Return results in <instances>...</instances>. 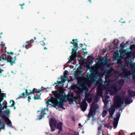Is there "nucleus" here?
Returning <instances> with one entry per match:
<instances>
[{
  "label": "nucleus",
  "mask_w": 135,
  "mask_h": 135,
  "mask_svg": "<svg viewBox=\"0 0 135 135\" xmlns=\"http://www.w3.org/2000/svg\"><path fill=\"white\" fill-rule=\"evenodd\" d=\"M24 4H25V3H23V4H19V5L21 6H22L23 5H24Z\"/></svg>",
  "instance_id": "8fccbe9b"
},
{
  "label": "nucleus",
  "mask_w": 135,
  "mask_h": 135,
  "mask_svg": "<svg viewBox=\"0 0 135 135\" xmlns=\"http://www.w3.org/2000/svg\"><path fill=\"white\" fill-rule=\"evenodd\" d=\"M33 90L34 91L35 93H40V91H41V90H40L39 89L38 90L37 89L35 88H33Z\"/></svg>",
  "instance_id": "bb28decb"
},
{
  "label": "nucleus",
  "mask_w": 135,
  "mask_h": 135,
  "mask_svg": "<svg viewBox=\"0 0 135 135\" xmlns=\"http://www.w3.org/2000/svg\"><path fill=\"white\" fill-rule=\"evenodd\" d=\"M5 124L0 119V131L1 129H4Z\"/></svg>",
  "instance_id": "aec40b11"
},
{
  "label": "nucleus",
  "mask_w": 135,
  "mask_h": 135,
  "mask_svg": "<svg viewBox=\"0 0 135 135\" xmlns=\"http://www.w3.org/2000/svg\"><path fill=\"white\" fill-rule=\"evenodd\" d=\"M28 91H29V92L28 91V90L27 89H25V93L26 95H30V94L31 93L34 94L35 93L33 90L32 91L29 90Z\"/></svg>",
  "instance_id": "a211bd4d"
},
{
  "label": "nucleus",
  "mask_w": 135,
  "mask_h": 135,
  "mask_svg": "<svg viewBox=\"0 0 135 135\" xmlns=\"http://www.w3.org/2000/svg\"><path fill=\"white\" fill-rule=\"evenodd\" d=\"M106 97L107 98L106 99H105L104 100L103 99V100L104 104V107H105L107 106V104L108 103L107 99L109 98L110 96H106Z\"/></svg>",
  "instance_id": "6ab92c4d"
},
{
  "label": "nucleus",
  "mask_w": 135,
  "mask_h": 135,
  "mask_svg": "<svg viewBox=\"0 0 135 135\" xmlns=\"http://www.w3.org/2000/svg\"><path fill=\"white\" fill-rule=\"evenodd\" d=\"M107 85L109 86H110V79H109L108 82L107 83Z\"/></svg>",
  "instance_id": "49530a36"
},
{
  "label": "nucleus",
  "mask_w": 135,
  "mask_h": 135,
  "mask_svg": "<svg viewBox=\"0 0 135 135\" xmlns=\"http://www.w3.org/2000/svg\"><path fill=\"white\" fill-rule=\"evenodd\" d=\"M72 120L74 121H75V118L74 117H73L72 119Z\"/></svg>",
  "instance_id": "603ef678"
},
{
  "label": "nucleus",
  "mask_w": 135,
  "mask_h": 135,
  "mask_svg": "<svg viewBox=\"0 0 135 135\" xmlns=\"http://www.w3.org/2000/svg\"><path fill=\"white\" fill-rule=\"evenodd\" d=\"M3 104L4 105V106H3V107H5V105H6V104H4V103H3Z\"/></svg>",
  "instance_id": "0e129e2a"
},
{
  "label": "nucleus",
  "mask_w": 135,
  "mask_h": 135,
  "mask_svg": "<svg viewBox=\"0 0 135 135\" xmlns=\"http://www.w3.org/2000/svg\"><path fill=\"white\" fill-rule=\"evenodd\" d=\"M108 119H110V115L108 116Z\"/></svg>",
  "instance_id": "69168bd1"
},
{
  "label": "nucleus",
  "mask_w": 135,
  "mask_h": 135,
  "mask_svg": "<svg viewBox=\"0 0 135 135\" xmlns=\"http://www.w3.org/2000/svg\"><path fill=\"white\" fill-rule=\"evenodd\" d=\"M108 61H110V58H108Z\"/></svg>",
  "instance_id": "e2e57ef3"
},
{
  "label": "nucleus",
  "mask_w": 135,
  "mask_h": 135,
  "mask_svg": "<svg viewBox=\"0 0 135 135\" xmlns=\"http://www.w3.org/2000/svg\"><path fill=\"white\" fill-rule=\"evenodd\" d=\"M57 122L56 120L54 118H51L49 119L50 125H53L54 127L56 126Z\"/></svg>",
  "instance_id": "1a4fd4ad"
},
{
  "label": "nucleus",
  "mask_w": 135,
  "mask_h": 135,
  "mask_svg": "<svg viewBox=\"0 0 135 135\" xmlns=\"http://www.w3.org/2000/svg\"><path fill=\"white\" fill-rule=\"evenodd\" d=\"M1 60L4 61L6 60L7 62H9L10 65H12L13 64L15 63V61L16 60V57H15L14 58H12L11 56H7V57L6 54H3L1 55L0 61H1Z\"/></svg>",
  "instance_id": "20e7f679"
},
{
  "label": "nucleus",
  "mask_w": 135,
  "mask_h": 135,
  "mask_svg": "<svg viewBox=\"0 0 135 135\" xmlns=\"http://www.w3.org/2000/svg\"><path fill=\"white\" fill-rule=\"evenodd\" d=\"M114 99L115 105H114L112 106L110 108V118L111 117V114H113L114 112L115 108L119 107L124 103L123 100L119 96L115 97Z\"/></svg>",
  "instance_id": "f03ea898"
},
{
  "label": "nucleus",
  "mask_w": 135,
  "mask_h": 135,
  "mask_svg": "<svg viewBox=\"0 0 135 135\" xmlns=\"http://www.w3.org/2000/svg\"><path fill=\"white\" fill-rule=\"evenodd\" d=\"M88 104L86 100H83L80 104V106L81 110L83 111H85L86 109Z\"/></svg>",
  "instance_id": "423d86ee"
},
{
  "label": "nucleus",
  "mask_w": 135,
  "mask_h": 135,
  "mask_svg": "<svg viewBox=\"0 0 135 135\" xmlns=\"http://www.w3.org/2000/svg\"><path fill=\"white\" fill-rule=\"evenodd\" d=\"M109 122H108V125H105V127H107V128H109Z\"/></svg>",
  "instance_id": "de8ad7c7"
},
{
  "label": "nucleus",
  "mask_w": 135,
  "mask_h": 135,
  "mask_svg": "<svg viewBox=\"0 0 135 135\" xmlns=\"http://www.w3.org/2000/svg\"><path fill=\"white\" fill-rule=\"evenodd\" d=\"M81 56L80 53V52H78V54H77V56Z\"/></svg>",
  "instance_id": "a18cd8bd"
},
{
  "label": "nucleus",
  "mask_w": 135,
  "mask_h": 135,
  "mask_svg": "<svg viewBox=\"0 0 135 135\" xmlns=\"http://www.w3.org/2000/svg\"><path fill=\"white\" fill-rule=\"evenodd\" d=\"M2 71H3V70L1 69H0V73H2Z\"/></svg>",
  "instance_id": "5fc2aeb1"
},
{
  "label": "nucleus",
  "mask_w": 135,
  "mask_h": 135,
  "mask_svg": "<svg viewBox=\"0 0 135 135\" xmlns=\"http://www.w3.org/2000/svg\"><path fill=\"white\" fill-rule=\"evenodd\" d=\"M107 113V111L106 110L103 111L102 113V117H105Z\"/></svg>",
  "instance_id": "393cba45"
},
{
  "label": "nucleus",
  "mask_w": 135,
  "mask_h": 135,
  "mask_svg": "<svg viewBox=\"0 0 135 135\" xmlns=\"http://www.w3.org/2000/svg\"><path fill=\"white\" fill-rule=\"evenodd\" d=\"M54 92L53 95L55 98L51 97L50 99L51 102L53 104L54 107L59 106L60 108L65 109L63 107L64 105L63 102L65 99V97L63 95V92L59 91L58 92L55 91Z\"/></svg>",
  "instance_id": "f257e3e1"
},
{
  "label": "nucleus",
  "mask_w": 135,
  "mask_h": 135,
  "mask_svg": "<svg viewBox=\"0 0 135 135\" xmlns=\"http://www.w3.org/2000/svg\"><path fill=\"white\" fill-rule=\"evenodd\" d=\"M6 114L7 115L9 114V111L8 109L6 110L5 111Z\"/></svg>",
  "instance_id": "f704fd0d"
},
{
  "label": "nucleus",
  "mask_w": 135,
  "mask_h": 135,
  "mask_svg": "<svg viewBox=\"0 0 135 135\" xmlns=\"http://www.w3.org/2000/svg\"><path fill=\"white\" fill-rule=\"evenodd\" d=\"M2 118L3 119L7 124L8 125L9 127H11L12 126L11 122L8 118L4 115H3L2 116Z\"/></svg>",
  "instance_id": "6e6552de"
},
{
  "label": "nucleus",
  "mask_w": 135,
  "mask_h": 135,
  "mask_svg": "<svg viewBox=\"0 0 135 135\" xmlns=\"http://www.w3.org/2000/svg\"><path fill=\"white\" fill-rule=\"evenodd\" d=\"M13 107H14V108H13L14 109H16L15 107L14 106H13Z\"/></svg>",
  "instance_id": "338daca9"
},
{
  "label": "nucleus",
  "mask_w": 135,
  "mask_h": 135,
  "mask_svg": "<svg viewBox=\"0 0 135 135\" xmlns=\"http://www.w3.org/2000/svg\"><path fill=\"white\" fill-rule=\"evenodd\" d=\"M70 43L71 44H73V45L74 48L72 49H75V50H76V49L77 48V47L76 46V45H75V44H75L74 43V42H72V41H71L70 42Z\"/></svg>",
  "instance_id": "cd10ccee"
},
{
  "label": "nucleus",
  "mask_w": 135,
  "mask_h": 135,
  "mask_svg": "<svg viewBox=\"0 0 135 135\" xmlns=\"http://www.w3.org/2000/svg\"><path fill=\"white\" fill-rule=\"evenodd\" d=\"M92 100V99L91 98H89L87 100V101L89 103H90L91 102Z\"/></svg>",
  "instance_id": "2f4dec72"
},
{
  "label": "nucleus",
  "mask_w": 135,
  "mask_h": 135,
  "mask_svg": "<svg viewBox=\"0 0 135 135\" xmlns=\"http://www.w3.org/2000/svg\"><path fill=\"white\" fill-rule=\"evenodd\" d=\"M44 49L45 50H46L47 49V48L46 47H44Z\"/></svg>",
  "instance_id": "4d7b16f0"
},
{
  "label": "nucleus",
  "mask_w": 135,
  "mask_h": 135,
  "mask_svg": "<svg viewBox=\"0 0 135 135\" xmlns=\"http://www.w3.org/2000/svg\"><path fill=\"white\" fill-rule=\"evenodd\" d=\"M106 49H103V50L102 51V53H104L105 52H106Z\"/></svg>",
  "instance_id": "a19ab883"
},
{
  "label": "nucleus",
  "mask_w": 135,
  "mask_h": 135,
  "mask_svg": "<svg viewBox=\"0 0 135 135\" xmlns=\"http://www.w3.org/2000/svg\"><path fill=\"white\" fill-rule=\"evenodd\" d=\"M107 67L108 68H110V63H109L108 64Z\"/></svg>",
  "instance_id": "3c124183"
},
{
  "label": "nucleus",
  "mask_w": 135,
  "mask_h": 135,
  "mask_svg": "<svg viewBox=\"0 0 135 135\" xmlns=\"http://www.w3.org/2000/svg\"><path fill=\"white\" fill-rule=\"evenodd\" d=\"M33 98L35 100H38L39 99H41L40 95L39 96V97H36V96L34 95L33 97Z\"/></svg>",
  "instance_id": "c756f323"
},
{
  "label": "nucleus",
  "mask_w": 135,
  "mask_h": 135,
  "mask_svg": "<svg viewBox=\"0 0 135 135\" xmlns=\"http://www.w3.org/2000/svg\"><path fill=\"white\" fill-rule=\"evenodd\" d=\"M103 88L101 87H99L98 89L97 90L96 95L99 96H102V95L103 91Z\"/></svg>",
  "instance_id": "f8f14e48"
},
{
  "label": "nucleus",
  "mask_w": 135,
  "mask_h": 135,
  "mask_svg": "<svg viewBox=\"0 0 135 135\" xmlns=\"http://www.w3.org/2000/svg\"><path fill=\"white\" fill-rule=\"evenodd\" d=\"M93 71L94 72H96L98 71V69L95 68L93 70Z\"/></svg>",
  "instance_id": "4c0bfd02"
},
{
  "label": "nucleus",
  "mask_w": 135,
  "mask_h": 135,
  "mask_svg": "<svg viewBox=\"0 0 135 135\" xmlns=\"http://www.w3.org/2000/svg\"><path fill=\"white\" fill-rule=\"evenodd\" d=\"M98 108L97 104H95L94 102H93L90 107V110L88 114V120L92 117H94V115H95L96 113V109Z\"/></svg>",
  "instance_id": "7ed1b4c3"
},
{
  "label": "nucleus",
  "mask_w": 135,
  "mask_h": 135,
  "mask_svg": "<svg viewBox=\"0 0 135 135\" xmlns=\"http://www.w3.org/2000/svg\"><path fill=\"white\" fill-rule=\"evenodd\" d=\"M71 89L73 90H75L77 88V85L75 84H74L71 86Z\"/></svg>",
  "instance_id": "a878e982"
},
{
  "label": "nucleus",
  "mask_w": 135,
  "mask_h": 135,
  "mask_svg": "<svg viewBox=\"0 0 135 135\" xmlns=\"http://www.w3.org/2000/svg\"><path fill=\"white\" fill-rule=\"evenodd\" d=\"M134 92L133 91H129V94H130V95L131 96H133L134 95H133V93H134Z\"/></svg>",
  "instance_id": "ea45409f"
},
{
  "label": "nucleus",
  "mask_w": 135,
  "mask_h": 135,
  "mask_svg": "<svg viewBox=\"0 0 135 135\" xmlns=\"http://www.w3.org/2000/svg\"><path fill=\"white\" fill-rule=\"evenodd\" d=\"M51 127V130L52 131H54L55 130V129L54 126L53 125H50Z\"/></svg>",
  "instance_id": "7c9ffc66"
},
{
  "label": "nucleus",
  "mask_w": 135,
  "mask_h": 135,
  "mask_svg": "<svg viewBox=\"0 0 135 135\" xmlns=\"http://www.w3.org/2000/svg\"><path fill=\"white\" fill-rule=\"evenodd\" d=\"M11 102H12V103L11 104V105L10 106V107H13L14 106V105L15 104V102H14V101L13 100H11L10 101V103H11Z\"/></svg>",
  "instance_id": "c85d7f7f"
},
{
  "label": "nucleus",
  "mask_w": 135,
  "mask_h": 135,
  "mask_svg": "<svg viewBox=\"0 0 135 135\" xmlns=\"http://www.w3.org/2000/svg\"><path fill=\"white\" fill-rule=\"evenodd\" d=\"M107 90L109 93L110 94V87L108 86V88H107Z\"/></svg>",
  "instance_id": "09e8293b"
},
{
  "label": "nucleus",
  "mask_w": 135,
  "mask_h": 135,
  "mask_svg": "<svg viewBox=\"0 0 135 135\" xmlns=\"http://www.w3.org/2000/svg\"><path fill=\"white\" fill-rule=\"evenodd\" d=\"M63 126V123L61 122H60L57 124L56 126L55 127V128H57L59 130L62 131V127Z\"/></svg>",
  "instance_id": "2eb2a0df"
},
{
  "label": "nucleus",
  "mask_w": 135,
  "mask_h": 135,
  "mask_svg": "<svg viewBox=\"0 0 135 135\" xmlns=\"http://www.w3.org/2000/svg\"><path fill=\"white\" fill-rule=\"evenodd\" d=\"M107 75H108V78H110V70L109 69L108 70V71L107 72Z\"/></svg>",
  "instance_id": "c9c22d12"
},
{
  "label": "nucleus",
  "mask_w": 135,
  "mask_h": 135,
  "mask_svg": "<svg viewBox=\"0 0 135 135\" xmlns=\"http://www.w3.org/2000/svg\"><path fill=\"white\" fill-rule=\"evenodd\" d=\"M72 55L70 56V58L71 60H73L77 56V54L76 52V50L72 49Z\"/></svg>",
  "instance_id": "9b49d317"
},
{
  "label": "nucleus",
  "mask_w": 135,
  "mask_h": 135,
  "mask_svg": "<svg viewBox=\"0 0 135 135\" xmlns=\"http://www.w3.org/2000/svg\"><path fill=\"white\" fill-rule=\"evenodd\" d=\"M107 111L109 112V113L110 114V108H108V109Z\"/></svg>",
  "instance_id": "864d4df0"
},
{
  "label": "nucleus",
  "mask_w": 135,
  "mask_h": 135,
  "mask_svg": "<svg viewBox=\"0 0 135 135\" xmlns=\"http://www.w3.org/2000/svg\"><path fill=\"white\" fill-rule=\"evenodd\" d=\"M60 131H60L59 130L58 132V133L60 134Z\"/></svg>",
  "instance_id": "bf43d9fd"
},
{
  "label": "nucleus",
  "mask_w": 135,
  "mask_h": 135,
  "mask_svg": "<svg viewBox=\"0 0 135 135\" xmlns=\"http://www.w3.org/2000/svg\"><path fill=\"white\" fill-rule=\"evenodd\" d=\"M111 90L113 89L114 92L116 91V88L115 87H112L111 88Z\"/></svg>",
  "instance_id": "58836bf2"
},
{
  "label": "nucleus",
  "mask_w": 135,
  "mask_h": 135,
  "mask_svg": "<svg viewBox=\"0 0 135 135\" xmlns=\"http://www.w3.org/2000/svg\"><path fill=\"white\" fill-rule=\"evenodd\" d=\"M46 110L45 108H44V109L41 110V114L38 116V119L40 120L42 119V118L44 117L45 114H46V113L45 112V111Z\"/></svg>",
  "instance_id": "ddd939ff"
},
{
  "label": "nucleus",
  "mask_w": 135,
  "mask_h": 135,
  "mask_svg": "<svg viewBox=\"0 0 135 135\" xmlns=\"http://www.w3.org/2000/svg\"><path fill=\"white\" fill-rule=\"evenodd\" d=\"M72 41H73V42H76V41H75V40L74 39H73Z\"/></svg>",
  "instance_id": "6e6d98bb"
},
{
  "label": "nucleus",
  "mask_w": 135,
  "mask_h": 135,
  "mask_svg": "<svg viewBox=\"0 0 135 135\" xmlns=\"http://www.w3.org/2000/svg\"><path fill=\"white\" fill-rule=\"evenodd\" d=\"M7 53L8 54H11V55H13L14 53H13V52H7Z\"/></svg>",
  "instance_id": "37998d69"
},
{
  "label": "nucleus",
  "mask_w": 135,
  "mask_h": 135,
  "mask_svg": "<svg viewBox=\"0 0 135 135\" xmlns=\"http://www.w3.org/2000/svg\"><path fill=\"white\" fill-rule=\"evenodd\" d=\"M99 96L96 95V96L95 97L94 100L96 103L98 102L99 100V98L98 97Z\"/></svg>",
  "instance_id": "5701e85b"
},
{
  "label": "nucleus",
  "mask_w": 135,
  "mask_h": 135,
  "mask_svg": "<svg viewBox=\"0 0 135 135\" xmlns=\"http://www.w3.org/2000/svg\"><path fill=\"white\" fill-rule=\"evenodd\" d=\"M94 60V57L91 55L87 57V61L88 62V65L89 66L93 62V60Z\"/></svg>",
  "instance_id": "4468645a"
},
{
  "label": "nucleus",
  "mask_w": 135,
  "mask_h": 135,
  "mask_svg": "<svg viewBox=\"0 0 135 135\" xmlns=\"http://www.w3.org/2000/svg\"><path fill=\"white\" fill-rule=\"evenodd\" d=\"M25 95V93L24 92H23V93H22V94H21V95H19V96L18 97V99H20L21 98H22L23 97H22L24 96ZM23 99H25V97H23Z\"/></svg>",
  "instance_id": "b1692460"
},
{
  "label": "nucleus",
  "mask_w": 135,
  "mask_h": 135,
  "mask_svg": "<svg viewBox=\"0 0 135 135\" xmlns=\"http://www.w3.org/2000/svg\"><path fill=\"white\" fill-rule=\"evenodd\" d=\"M131 102H130V103H127V102L126 101L125 102V103L126 104H129Z\"/></svg>",
  "instance_id": "13d9d810"
},
{
  "label": "nucleus",
  "mask_w": 135,
  "mask_h": 135,
  "mask_svg": "<svg viewBox=\"0 0 135 135\" xmlns=\"http://www.w3.org/2000/svg\"><path fill=\"white\" fill-rule=\"evenodd\" d=\"M94 76L92 74H89L86 76L87 80L89 83H92L94 80Z\"/></svg>",
  "instance_id": "9d476101"
},
{
  "label": "nucleus",
  "mask_w": 135,
  "mask_h": 135,
  "mask_svg": "<svg viewBox=\"0 0 135 135\" xmlns=\"http://www.w3.org/2000/svg\"><path fill=\"white\" fill-rule=\"evenodd\" d=\"M98 131L97 133V135H99L100 134V133L102 130V126H100L98 127Z\"/></svg>",
  "instance_id": "4be33fe9"
},
{
  "label": "nucleus",
  "mask_w": 135,
  "mask_h": 135,
  "mask_svg": "<svg viewBox=\"0 0 135 135\" xmlns=\"http://www.w3.org/2000/svg\"><path fill=\"white\" fill-rule=\"evenodd\" d=\"M29 41H26L23 45V47H25L26 49H28L31 47L32 45Z\"/></svg>",
  "instance_id": "dca6fc26"
},
{
  "label": "nucleus",
  "mask_w": 135,
  "mask_h": 135,
  "mask_svg": "<svg viewBox=\"0 0 135 135\" xmlns=\"http://www.w3.org/2000/svg\"><path fill=\"white\" fill-rule=\"evenodd\" d=\"M80 97V95H79L78 97H73V98H69L68 99L70 103H73L74 102V100L77 99L78 98H79Z\"/></svg>",
  "instance_id": "412c9836"
},
{
  "label": "nucleus",
  "mask_w": 135,
  "mask_h": 135,
  "mask_svg": "<svg viewBox=\"0 0 135 135\" xmlns=\"http://www.w3.org/2000/svg\"><path fill=\"white\" fill-rule=\"evenodd\" d=\"M75 41H76V42H74V43L75 44H75V45L77 46L78 45V44L77 43V39H75Z\"/></svg>",
  "instance_id": "c03bdc74"
},
{
  "label": "nucleus",
  "mask_w": 135,
  "mask_h": 135,
  "mask_svg": "<svg viewBox=\"0 0 135 135\" xmlns=\"http://www.w3.org/2000/svg\"><path fill=\"white\" fill-rule=\"evenodd\" d=\"M86 49H84V48H82V50L84 51V50H86Z\"/></svg>",
  "instance_id": "680f3d73"
},
{
  "label": "nucleus",
  "mask_w": 135,
  "mask_h": 135,
  "mask_svg": "<svg viewBox=\"0 0 135 135\" xmlns=\"http://www.w3.org/2000/svg\"><path fill=\"white\" fill-rule=\"evenodd\" d=\"M51 102L50 99H49L46 102V104L48 105H50L51 104L50 103V102Z\"/></svg>",
  "instance_id": "473e14b6"
},
{
  "label": "nucleus",
  "mask_w": 135,
  "mask_h": 135,
  "mask_svg": "<svg viewBox=\"0 0 135 135\" xmlns=\"http://www.w3.org/2000/svg\"><path fill=\"white\" fill-rule=\"evenodd\" d=\"M120 114L119 113H117L116 115V118L114 119L113 122V127L114 128H115L118 125V121L120 116Z\"/></svg>",
  "instance_id": "0eeeda50"
},
{
  "label": "nucleus",
  "mask_w": 135,
  "mask_h": 135,
  "mask_svg": "<svg viewBox=\"0 0 135 135\" xmlns=\"http://www.w3.org/2000/svg\"><path fill=\"white\" fill-rule=\"evenodd\" d=\"M91 0H88V1H89V2H90V3H91Z\"/></svg>",
  "instance_id": "052dcab7"
},
{
  "label": "nucleus",
  "mask_w": 135,
  "mask_h": 135,
  "mask_svg": "<svg viewBox=\"0 0 135 135\" xmlns=\"http://www.w3.org/2000/svg\"><path fill=\"white\" fill-rule=\"evenodd\" d=\"M29 41L31 42L30 43H31V44L32 45V44H33V43L34 41L32 39L30 41Z\"/></svg>",
  "instance_id": "79ce46f5"
},
{
  "label": "nucleus",
  "mask_w": 135,
  "mask_h": 135,
  "mask_svg": "<svg viewBox=\"0 0 135 135\" xmlns=\"http://www.w3.org/2000/svg\"><path fill=\"white\" fill-rule=\"evenodd\" d=\"M99 63L98 64V65L99 66V68H100L101 69H102V66L104 64V62L105 63L107 62V61L104 59H101V60H99Z\"/></svg>",
  "instance_id": "f3484780"
},
{
  "label": "nucleus",
  "mask_w": 135,
  "mask_h": 135,
  "mask_svg": "<svg viewBox=\"0 0 135 135\" xmlns=\"http://www.w3.org/2000/svg\"><path fill=\"white\" fill-rule=\"evenodd\" d=\"M28 95V99L27 100L28 101V103L30 102V101L29 100L30 99H31V96H30V95Z\"/></svg>",
  "instance_id": "e433bc0d"
},
{
  "label": "nucleus",
  "mask_w": 135,
  "mask_h": 135,
  "mask_svg": "<svg viewBox=\"0 0 135 135\" xmlns=\"http://www.w3.org/2000/svg\"><path fill=\"white\" fill-rule=\"evenodd\" d=\"M40 42V44L41 45H42L43 46H45V44L44 41H41Z\"/></svg>",
  "instance_id": "72a5a7b5"
},
{
  "label": "nucleus",
  "mask_w": 135,
  "mask_h": 135,
  "mask_svg": "<svg viewBox=\"0 0 135 135\" xmlns=\"http://www.w3.org/2000/svg\"><path fill=\"white\" fill-rule=\"evenodd\" d=\"M113 94H112L111 93V91H110V95H113Z\"/></svg>",
  "instance_id": "774afa93"
},
{
  "label": "nucleus",
  "mask_w": 135,
  "mask_h": 135,
  "mask_svg": "<svg viewBox=\"0 0 135 135\" xmlns=\"http://www.w3.org/2000/svg\"><path fill=\"white\" fill-rule=\"evenodd\" d=\"M68 71L67 70H65L64 71V76L63 77H62L61 78V80L60 81H57L56 83H54V85H56L57 84H58L57 85H56V86H57L59 85V84H62V83H64L65 82V80L64 78H67L68 77L66 76L68 74Z\"/></svg>",
  "instance_id": "39448f33"
}]
</instances>
